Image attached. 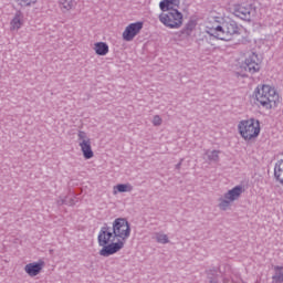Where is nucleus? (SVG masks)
Instances as JSON below:
<instances>
[{
  "label": "nucleus",
  "instance_id": "nucleus-1",
  "mask_svg": "<svg viewBox=\"0 0 283 283\" xmlns=\"http://www.w3.org/2000/svg\"><path fill=\"white\" fill-rule=\"evenodd\" d=\"M254 101L263 109H277L282 105V95L274 85L259 84L253 92Z\"/></svg>",
  "mask_w": 283,
  "mask_h": 283
},
{
  "label": "nucleus",
  "instance_id": "nucleus-2",
  "mask_svg": "<svg viewBox=\"0 0 283 283\" xmlns=\"http://www.w3.org/2000/svg\"><path fill=\"white\" fill-rule=\"evenodd\" d=\"M98 245L102 247L99 255L109 258L114 253H118L123 249V241H118L114 229L107 223H104L97 235Z\"/></svg>",
  "mask_w": 283,
  "mask_h": 283
},
{
  "label": "nucleus",
  "instance_id": "nucleus-3",
  "mask_svg": "<svg viewBox=\"0 0 283 283\" xmlns=\"http://www.w3.org/2000/svg\"><path fill=\"white\" fill-rule=\"evenodd\" d=\"M208 34L214 36V39H219V41H231V36L238 34V23L233 20L227 21L222 25L210 29Z\"/></svg>",
  "mask_w": 283,
  "mask_h": 283
},
{
  "label": "nucleus",
  "instance_id": "nucleus-4",
  "mask_svg": "<svg viewBox=\"0 0 283 283\" xmlns=\"http://www.w3.org/2000/svg\"><path fill=\"white\" fill-rule=\"evenodd\" d=\"M111 228H113L117 241L123 242L124 249L129 235H132V226H129V221L125 218H117L113 221Z\"/></svg>",
  "mask_w": 283,
  "mask_h": 283
},
{
  "label": "nucleus",
  "instance_id": "nucleus-5",
  "mask_svg": "<svg viewBox=\"0 0 283 283\" xmlns=\"http://www.w3.org/2000/svg\"><path fill=\"white\" fill-rule=\"evenodd\" d=\"M245 189L244 186H235L234 188L228 190L224 195L223 198L219 199V209L221 211H229L231 209V203L235 202V200H240V196L244 193Z\"/></svg>",
  "mask_w": 283,
  "mask_h": 283
},
{
  "label": "nucleus",
  "instance_id": "nucleus-6",
  "mask_svg": "<svg viewBox=\"0 0 283 283\" xmlns=\"http://www.w3.org/2000/svg\"><path fill=\"white\" fill-rule=\"evenodd\" d=\"M160 23H164L166 28L171 30H178L182 27V13L178 9L167 10V13L159 14Z\"/></svg>",
  "mask_w": 283,
  "mask_h": 283
},
{
  "label": "nucleus",
  "instance_id": "nucleus-7",
  "mask_svg": "<svg viewBox=\"0 0 283 283\" xmlns=\"http://www.w3.org/2000/svg\"><path fill=\"white\" fill-rule=\"evenodd\" d=\"M77 143L85 160L94 158V150H92V139L84 130L77 132Z\"/></svg>",
  "mask_w": 283,
  "mask_h": 283
},
{
  "label": "nucleus",
  "instance_id": "nucleus-8",
  "mask_svg": "<svg viewBox=\"0 0 283 283\" xmlns=\"http://www.w3.org/2000/svg\"><path fill=\"white\" fill-rule=\"evenodd\" d=\"M140 30H143V22L130 23L125 28L122 36L124 41H134V38L137 34H140Z\"/></svg>",
  "mask_w": 283,
  "mask_h": 283
},
{
  "label": "nucleus",
  "instance_id": "nucleus-9",
  "mask_svg": "<svg viewBox=\"0 0 283 283\" xmlns=\"http://www.w3.org/2000/svg\"><path fill=\"white\" fill-rule=\"evenodd\" d=\"M43 266H45V261L40 260L39 262L28 263L24 271L30 277H36L43 271Z\"/></svg>",
  "mask_w": 283,
  "mask_h": 283
},
{
  "label": "nucleus",
  "instance_id": "nucleus-10",
  "mask_svg": "<svg viewBox=\"0 0 283 283\" xmlns=\"http://www.w3.org/2000/svg\"><path fill=\"white\" fill-rule=\"evenodd\" d=\"M262 70V55H258L256 53H252L250 55L249 61V72L251 74H255Z\"/></svg>",
  "mask_w": 283,
  "mask_h": 283
},
{
  "label": "nucleus",
  "instance_id": "nucleus-11",
  "mask_svg": "<svg viewBox=\"0 0 283 283\" xmlns=\"http://www.w3.org/2000/svg\"><path fill=\"white\" fill-rule=\"evenodd\" d=\"M235 67H237V76H242V77L247 76V69L249 67V57H247V54L241 55L237 60Z\"/></svg>",
  "mask_w": 283,
  "mask_h": 283
},
{
  "label": "nucleus",
  "instance_id": "nucleus-12",
  "mask_svg": "<svg viewBox=\"0 0 283 283\" xmlns=\"http://www.w3.org/2000/svg\"><path fill=\"white\" fill-rule=\"evenodd\" d=\"M23 12L21 10L15 11L11 22H10V28L11 30H21L23 27Z\"/></svg>",
  "mask_w": 283,
  "mask_h": 283
},
{
  "label": "nucleus",
  "instance_id": "nucleus-13",
  "mask_svg": "<svg viewBox=\"0 0 283 283\" xmlns=\"http://www.w3.org/2000/svg\"><path fill=\"white\" fill-rule=\"evenodd\" d=\"M261 127L260 120L258 119H250L249 124V138H258L260 136Z\"/></svg>",
  "mask_w": 283,
  "mask_h": 283
},
{
  "label": "nucleus",
  "instance_id": "nucleus-14",
  "mask_svg": "<svg viewBox=\"0 0 283 283\" xmlns=\"http://www.w3.org/2000/svg\"><path fill=\"white\" fill-rule=\"evenodd\" d=\"M175 8H178L180 6V0H163L159 3V8L161 12H167V10H174Z\"/></svg>",
  "mask_w": 283,
  "mask_h": 283
},
{
  "label": "nucleus",
  "instance_id": "nucleus-15",
  "mask_svg": "<svg viewBox=\"0 0 283 283\" xmlns=\"http://www.w3.org/2000/svg\"><path fill=\"white\" fill-rule=\"evenodd\" d=\"M94 51L97 56H106L109 53V45L105 42H96L94 44Z\"/></svg>",
  "mask_w": 283,
  "mask_h": 283
},
{
  "label": "nucleus",
  "instance_id": "nucleus-16",
  "mask_svg": "<svg viewBox=\"0 0 283 283\" xmlns=\"http://www.w3.org/2000/svg\"><path fill=\"white\" fill-rule=\"evenodd\" d=\"M59 6H60V10L65 14L66 12H70V10H74L76 8V1L60 0Z\"/></svg>",
  "mask_w": 283,
  "mask_h": 283
},
{
  "label": "nucleus",
  "instance_id": "nucleus-17",
  "mask_svg": "<svg viewBox=\"0 0 283 283\" xmlns=\"http://www.w3.org/2000/svg\"><path fill=\"white\" fill-rule=\"evenodd\" d=\"M130 191H134V186H132V184H118L113 188L114 196H116V193H127Z\"/></svg>",
  "mask_w": 283,
  "mask_h": 283
},
{
  "label": "nucleus",
  "instance_id": "nucleus-18",
  "mask_svg": "<svg viewBox=\"0 0 283 283\" xmlns=\"http://www.w3.org/2000/svg\"><path fill=\"white\" fill-rule=\"evenodd\" d=\"M238 130L240 136H242L244 140H248L249 139V120L248 119L241 120L238 125Z\"/></svg>",
  "mask_w": 283,
  "mask_h": 283
},
{
  "label": "nucleus",
  "instance_id": "nucleus-19",
  "mask_svg": "<svg viewBox=\"0 0 283 283\" xmlns=\"http://www.w3.org/2000/svg\"><path fill=\"white\" fill-rule=\"evenodd\" d=\"M274 177L283 186V159L279 160L274 167Z\"/></svg>",
  "mask_w": 283,
  "mask_h": 283
},
{
  "label": "nucleus",
  "instance_id": "nucleus-20",
  "mask_svg": "<svg viewBox=\"0 0 283 283\" xmlns=\"http://www.w3.org/2000/svg\"><path fill=\"white\" fill-rule=\"evenodd\" d=\"M233 14H234V17L242 19V21H247V17H249V9H247L245 7H242L240 4H237L234 7Z\"/></svg>",
  "mask_w": 283,
  "mask_h": 283
},
{
  "label": "nucleus",
  "instance_id": "nucleus-21",
  "mask_svg": "<svg viewBox=\"0 0 283 283\" xmlns=\"http://www.w3.org/2000/svg\"><path fill=\"white\" fill-rule=\"evenodd\" d=\"M274 271H275V273L272 276L273 282L282 283L283 282V266H275Z\"/></svg>",
  "mask_w": 283,
  "mask_h": 283
},
{
  "label": "nucleus",
  "instance_id": "nucleus-22",
  "mask_svg": "<svg viewBox=\"0 0 283 283\" xmlns=\"http://www.w3.org/2000/svg\"><path fill=\"white\" fill-rule=\"evenodd\" d=\"M206 156H208V160L210 163H218L220 160V151L219 150H207Z\"/></svg>",
  "mask_w": 283,
  "mask_h": 283
},
{
  "label": "nucleus",
  "instance_id": "nucleus-23",
  "mask_svg": "<svg viewBox=\"0 0 283 283\" xmlns=\"http://www.w3.org/2000/svg\"><path fill=\"white\" fill-rule=\"evenodd\" d=\"M18 6H20V8H32V6H36V2L39 0H15Z\"/></svg>",
  "mask_w": 283,
  "mask_h": 283
},
{
  "label": "nucleus",
  "instance_id": "nucleus-24",
  "mask_svg": "<svg viewBox=\"0 0 283 283\" xmlns=\"http://www.w3.org/2000/svg\"><path fill=\"white\" fill-rule=\"evenodd\" d=\"M195 28L196 24H193V22H188L181 30V34H185L186 36H191V32H193Z\"/></svg>",
  "mask_w": 283,
  "mask_h": 283
},
{
  "label": "nucleus",
  "instance_id": "nucleus-25",
  "mask_svg": "<svg viewBox=\"0 0 283 283\" xmlns=\"http://www.w3.org/2000/svg\"><path fill=\"white\" fill-rule=\"evenodd\" d=\"M156 242L158 244H169V237L167 234L156 233Z\"/></svg>",
  "mask_w": 283,
  "mask_h": 283
},
{
  "label": "nucleus",
  "instance_id": "nucleus-26",
  "mask_svg": "<svg viewBox=\"0 0 283 283\" xmlns=\"http://www.w3.org/2000/svg\"><path fill=\"white\" fill-rule=\"evenodd\" d=\"M206 274L209 281L216 280V277H220V274H218V270L216 269L207 270Z\"/></svg>",
  "mask_w": 283,
  "mask_h": 283
},
{
  "label": "nucleus",
  "instance_id": "nucleus-27",
  "mask_svg": "<svg viewBox=\"0 0 283 283\" xmlns=\"http://www.w3.org/2000/svg\"><path fill=\"white\" fill-rule=\"evenodd\" d=\"M153 125H154V127H160V125H163V118L160 117V115L154 116Z\"/></svg>",
  "mask_w": 283,
  "mask_h": 283
},
{
  "label": "nucleus",
  "instance_id": "nucleus-28",
  "mask_svg": "<svg viewBox=\"0 0 283 283\" xmlns=\"http://www.w3.org/2000/svg\"><path fill=\"white\" fill-rule=\"evenodd\" d=\"M57 205L61 207V206H63V205H67V200H65V199H63V198H60L59 200H57Z\"/></svg>",
  "mask_w": 283,
  "mask_h": 283
},
{
  "label": "nucleus",
  "instance_id": "nucleus-29",
  "mask_svg": "<svg viewBox=\"0 0 283 283\" xmlns=\"http://www.w3.org/2000/svg\"><path fill=\"white\" fill-rule=\"evenodd\" d=\"M220 276H217L216 279H212V280H210L209 282L210 283H222V282H220V279H219Z\"/></svg>",
  "mask_w": 283,
  "mask_h": 283
},
{
  "label": "nucleus",
  "instance_id": "nucleus-30",
  "mask_svg": "<svg viewBox=\"0 0 283 283\" xmlns=\"http://www.w3.org/2000/svg\"><path fill=\"white\" fill-rule=\"evenodd\" d=\"M182 160L184 159H180V161L175 166V169L180 170V167H182Z\"/></svg>",
  "mask_w": 283,
  "mask_h": 283
},
{
  "label": "nucleus",
  "instance_id": "nucleus-31",
  "mask_svg": "<svg viewBox=\"0 0 283 283\" xmlns=\"http://www.w3.org/2000/svg\"><path fill=\"white\" fill-rule=\"evenodd\" d=\"M66 205H69V207H74V199H70L69 201H66Z\"/></svg>",
  "mask_w": 283,
  "mask_h": 283
}]
</instances>
